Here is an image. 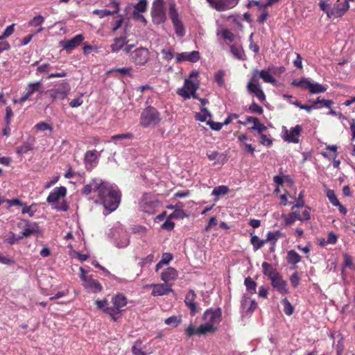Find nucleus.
<instances>
[{
	"mask_svg": "<svg viewBox=\"0 0 355 355\" xmlns=\"http://www.w3.org/2000/svg\"><path fill=\"white\" fill-rule=\"evenodd\" d=\"M295 207L302 208L304 206V192L301 191L297 198L295 199V204L293 205Z\"/></svg>",
	"mask_w": 355,
	"mask_h": 355,
	"instance_id": "62",
	"label": "nucleus"
},
{
	"mask_svg": "<svg viewBox=\"0 0 355 355\" xmlns=\"http://www.w3.org/2000/svg\"><path fill=\"white\" fill-rule=\"evenodd\" d=\"M300 277L297 272L293 273L290 277V282L293 288L297 287L300 284Z\"/></svg>",
	"mask_w": 355,
	"mask_h": 355,
	"instance_id": "59",
	"label": "nucleus"
},
{
	"mask_svg": "<svg viewBox=\"0 0 355 355\" xmlns=\"http://www.w3.org/2000/svg\"><path fill=\"white\" fill-rule=\"evenodd\" d=\"M271 280V284L274 288H275L282 295H286L288 293V288L287 287V282L283 279L280 274L277 275L275 277H272Z\"/></svg>",
	"mask_w": 355,
	"mask_h": 355,
	"instance_id": "19",
	"label": "nucleus"
},
{
	"mask_svg": "<svg viewBox=\"0 0 355 355\" xmlns=\"http://www.w3.org/2000/svg\"><path fill=\"white\" fill-rule=\"evenodd\" d=\"M150 53L148 49L139 47L133 50L130 55V60L135 66H144L150 60Z\"/></svg>",
	"mask_w": 355,
	"mask_h": 355,
	"instance_id": "11",
	"label": "nucleus"
},
{
	"mask_svg": "<svg viewBox=\"0 0 355 355\" xmlns=\"http://www.w3.org/2000/svg\"><path fill=\"white\" fill-rule=\"evenodd\" d=\"M198 76L197 71L191 72L189 78L184 80V86L177 90V94L184 99H189L191 97L197 98L196 91L199 87V81L193 80Z\"/></svg>",
	"mask_w": 355,
	"mask_h": 355,
	"instance_id": "3",
	"label": "nucleus"
},
{
	"mask_svg": "<svg viewBox=\"0 0 355 355\" xmlns=\"http://www.w3.org/2000/svg\"><path fill=\"white\" fill-rule=\"evenodd\" d=\"M259 77L263 79L265 83H275L276 80L273 78V76L270 74L268 71L261 70L259 71Z\"/></svg>",
	"mask_w": 355,
	"mask_h": 355,
	"instance_id": "39",
	"label": "nucleus"
},
{
	"mask_svg": "<svg viewBox=\"0 0 355 355\" xmlns=\"http://www.w3.org/2000/svg\"><path fill=\"white\" fill-rule=\"evenodd\" d=\"M247 122H252L253 126L250 128L251 130H257L258 134H261L267 130V127L261 123L259 119L254 116H247Z\"/></svg>",
	"mask_w": 355,
	"mask_h": 355,
	"instance_id": "28",
	"label": "nucleus"
},
{
	"mask_svg": "<svg viewBox=\"0 0 355 355\" xmlns=\"http://www.w3.org/2000/svg\"><path fill=\"white\" fill-rule=\"evenodd\" d=\"M35 92H43V85L41 81L28 83L21 98L18 100L15 99L13 102L14 103H23Z\"/></svg>",
	"mask_w": 355,
	"mask_h": 355,
	"instance_id": "12",
	"label": "nucleus"
},
{
	"mask_svg": "<svg viewBox=\"0 0 355 355\" xmlns=\"http://www.w3.org/2000/svg\"><path fill=\"white\" fill-rule=\"evenodd\" d=\"M230 189L227 186L221 185L218 187H216L212 191L211 195L219 197L220 196H224L228 193Z\"/></svg>",
	"mask_w": 355,
	"mask_h": 355,
	"instance_id": "40",
	"label": "nucleus"
},
{
	"mask_svg": "<svg viewBox=\"0 0 355 355\" xmlns=\"http://www.w3.org/2000/svg\"><path fill=\"white\" fill-rule=\"evenodd\" d=\"M259 78H260L259 71L258 69H255L253 71L250 80L248 82V84H252L253 85H255L257 87L259 86V84L258 83Z\"/></svg>",
	"mask_w": 355,
	"mask_h": 355,
	"instance_id": "57",
	"label": "nucleus"
},
{
	"mask_svg": "<svg viewBox=\"0 0 355 355\" xmlns=\"http://www.w3.org/2000/svg\"><path fill=\"white\" fill-rule=\"evenodd\" d=\"M282 217L284 219L285 225L286 226L292 225L296 220L291 212L287 216L283 215Z\"/></svg>",
	"mask_w": 355,
	"mask_h": 355,
	"instance_id": "63",
	"label": "nucleus"
},
{
	"mask_svg": "<svg viewBox=\"0 0 355 355\" xmlns=\"http://www.w3.org/2000/svg\"><path fill=\"white\" fill-rule=\"evenodd\" d=\"M182 322L181 316H175L173 315L168 318H166L164 321L165 324L168 325H171L173 327H176L180 322Z\"/></svg>",
	"mask_w": 355,
	"mask_h": 355,
	"instance_id": "46",
	"label": "nucleus"
},
{
	"mask_svg": "<svg viewBox=\"0 0 355 355\" xmlns=\"http://www.w3.org/2000/svg\"><path fill=\"white\" fill-rule=\"evenodd\" d=\"M282 129V138L285 141L294 144H297L299 142V137L302 131V128L300 125H296L295 127H293L289 130L285 126H283Z\"/></svg>",
	"mask_w": 355,
	"mask_h": 355,
	"instance_id": "13",
	"label": "nucleus"
},
{
	"mask_svg": "<svg viewBox=\"0 0 355 355\" xmlns=\"http://www.w3.org/2000/svg\"><path fill=\"white\" fill-rule=\"evenodd\" d=\"M250 243L252 245L254 251L261 248L266 243L265 240H261L257 236L253 235L252 233L250 234Z\"/></svg>",
	"mask_w": 355,
	"mask_h": 355,
	"instance_id": "36",
	"label": "nucleus"
},
{
	"mask_svg": "<svg viewBox=\"0 0 355 355\" xmlns=\"http://www.w3.org/2000/svg\"><path fill=\"white\" fill-rule=\"evenodd\" d=\"M222 37L224 40H229L230 42H233L235 38L234 35L229 29H225L223 31Z\"/></svg>",
	"mask_w": 355,
	"mask_h": 355,
	"instance_id": "61",
	"label": "nucleus"
},
{
	"mask_svg": "<svg viewBox=\"0 0 355 355\" xmlns=\"http://www.w3.org/2000/svg\"><path fill=\"white\" fill-rule=\"evenodd\" d=\"M178 277V271L172 267H168L161 273V279L165 283L175 280Z\"/></svg>",
	"mask_w": 355,
	"mask_h": 355,
	"instance_id": "27",
	"label": "nucleus"
},
{
	"mask_svg": "<svg viewBox=\"0 0 355 355\" xmlns=\"http://www.w3.org/2000/svg\"><path fill=\"white\" fill-rule=\"evenodd\" d=\"M169 17L171 19L172 23L174 21H180L178 11L175 8V3H171L169 5Z\"/></svg>",
	"mask_w": 355,
	"mask_h": 355,
	"instance_id": "44",
	"label": "nucleus"
},
{
	"mask_svg": "<svg viewBox=\"0 0 355 355\" xmlns=\"http://www.w3.org/2000/svg\"><path fill=\"white\" fill-rule=\"evenodd\" d=\"M127 43L126 37H116L114 40L113 43L110 45L112 51L117 52L121 50Z\"/></svg>",
	"mask_w": 355,
	"mask_h": 355,
	"instance_id": "33",
	"label": "nucleus"
},
{
	"mask_svg": "<svg viewBox=\"0 0 355 355\" xmlns=\"http://www.w3.org/2000/svg\"><path fill=\"white\" fill-rule=\"evenodd\" d=\"M98 157V153L96 150H87L84 157L85 164H92L96 162Z\"/></svg>",
	"mask_w": 355,
	"mask_h": 355,
	"instance_id": "34",
	"label": "nucleus"
},
{
	"mask_svg": "<svg viewBox=\"0 0 355 355\" xmlns=\"http://www.w3.org/2000/svg\"><path fill=\"white\" fill-rule=\"evenodd\" d=\"M334 103V101L332 100H325V99H320V97H318L315 101L314 104L315 105L317 104H320V107H331V105Z\"/></svg>",
	"mask_w": 355,
	"mask_h": 355,
	"instance_id": "55",
	"label": "nucleus"
},
{
	"mask_svg": "<svg viewBox=\"0 0 355 355\" xmlns=\"http://www.w3.org/2000/svg\"><path fill=\"white\" fill-rule=\"evenodd\" d=\"M230 51L236 59L241 60H245L246 59L244 50L241 46L233 44L230 46Z\"/></svg>",
	"mask_w": 355,
	"mask_h": 355,
	"instance_id": "32",
	"label": "nucleus"
},
{
	"mask_svg": "<svg viewBox=\"0 0 355 355\" xmlns=\"http://www.w3.org/2000/svg\"><path fill=\"white\" fill-rule=\"evenodd\" d=\"M176 35L178 37H183L185 35V28L181 20L172 23Z\"/></svg>",
	"mask_w": 355,
	"mask_h": 355,
	"instance_id": "43",
	"label": "nucleus"
},
{
	"mask_svg": "<svg viewBox=\"0 0 355 355\" xmlns=\"http://www.w3.org/2000/svg\"><path fill=\"white\" fill-rule=\"evenodd\" d=\"M164 0H155L151 8V17L155 24H161L166 21V14Z\"/></svg>",
	"mask_w": 355,
	"mask_h": 355,
	"instance_id": "10",
	"label": "nucleus"
},
{
	"mask_svg": "<svg viewBox=\"0 0 355 355\" xmlns=\"http://www.w3.org/2000/svg\"><path fill=\"white\" fill-rule=\"evenodd\" d=\"M301 261V256L295 250H291L287 253V262L290 264H297Z\"/></svg>",
	"mask_w": 355,
	"mask_h": 355,
	"instance_id": "35",
	"label": "nucleus"
},
{
	"mask_svg": "<svg viewBox=\"0 0 355 355\" xmlns=\"http://www.w3.org/2000/svg\"><path fill=\"white\" fill-rule=\"evenodd\" d=\"M142 342L141 340H137L135 342L132 347V352L134 355H146L142 350Z\"/></svg>",
	"mask_w": 355,
	"mask_h": 355,
	"instance_id": "41",
	"label": "nucleus"
},
{
	"mask_svg": "<svg viewBox=\"0 0 355 355\" xmlns=\"http://www.w3.org/2000/svg\"><path fill=\"white\" fill-rule=\"evenodd\" d=\"M176 62L180 63L184 61H189L191 62H196L200 59V53L198 51H193L191 52H183L181 53H177L175 55Z\"/></svg>",
	"mask_w": 355,
	"mask_h": 355,
	"instance_id": "17",
	"label": "nucleus"
},
{
	"mask_svg": "<svg viewBox=\"0 0 355 355\" xmlns=\"http://www.w3.org/2000/svg\"><path fill=\"white\" fill-rule=\"evenodd\" d=\"M84 39L85 37L83 34H78L71 40L62 41L60 44L64 49L70 51L78 46L83 42Z\"/></svg>",
	"mask_w": 355,
	"mask_h": 355,
	"instance_id": "21",
	"label": "nucleus"
},
{
	"mask_svg": "<svg viewBox=\"0 0 355 355\" xmlns=\"http://www.w3.org/2000/svg\"><path fill=\"white\" fill-rule=\"evenodd\" d=\"M133 135L130 132L115 135L111 137V140L116 141L118 139H132Z\"/></svg>",
	"mask_w": 355,
	"mask_h": 355,
	"instance_id": "52",
	"label": "nucleus"
},
{
	"mask_svg": "<svg viewBox=\"0 0 355 355\" xmlns=\"http://www.w3.org/2000/svg\"><path fill=\"white\" fill-rule=\"evenodd\" d=\"M35 128L39 131L50 130L53 131V128L51 125L46 122H40L35 125Z\"/></svg>",
	"mask_w": 355,
	"mask_h": 355,
	"instance_id": "51",
	"label": "nucleus"
},
{
	"mask_svg": "<svg viewBox=\"0 0 355 355\" xmlns=\"http://www.w3.org/2000/svg\"><path fill=\"white\" fill-rule=\"evenodd\" d=\"M110 5H112L114 8L113 10L96 9L93 11V14L98 16L100 18H103L105 17L118 13L119 11V3L116 0H111Z\"/></svg>",
	"mask_w": 355,
	"mask_h": 355,
	"instance_id": "24",
	"label": "nucleus"
},
{
	"mask_svg": "<svg viewBox=\"0 0 355 355\" xmlns=\"http://www.w3.org/2000/svg\"><path fill=\"white\" fill-rule=\"evenodd\" d=\"M249 110L252 113H257L259 114H261L263 112V109L262 108V107L259 105L254 101H253L252 104L250 105Z\"/></svg>",
	"mask_w": 355,
	"mask_h": 355,
	"instance_id": "56",
	"label": "nucleus"
},
{
	"mask_svg": "<svg viewBox=\"0 0 355 355\" xmlns=\"http://www.w3.org/2000/svg\"><path fill=\"white\" fill-rule=\"evenodd\" d=\"M247 88L248 92L254 94L261 102L266 101V95L260 85L257 87L252 84H248Z\"/></svg>",
	"mask_w": 355,
	"mask_h": 355,
	"instance_id": "30",
	"label": "nucleus"
},
{
	"mask_svg": "<svg viewBox=\"0 0 355 355\" xmlns=\"http://www.w3.org/2000/svg\"><path fill=\"white\" fill-rule=\"evenodd\" d=\"M80 278L83 282V286L85 290L89 293H97L103 290L101 283L92 278V276L87 275V271L83 268H80Z\"/></svg>",
	"mask_w": 355,
	"mask_h": 355,
	"instance_id": "8",
	"label": "nucleus"
},
{
	"mask_svg": "<svg viewBox=\"0 0 355 355\" xmlns=\"http://www.w3.org/2000/svg\"><path fill=\"white\" fill-rule=\"evenodd\" d=\"M162 121L160 112L154 107L149 105L144 109L140 115L139 125L143 128H154Z\"/></svg>",
	"mask_w": 355,
	"mask_h": 355,
	"instance_id": "4",
	"label": "nucleus"
},
{
	"mask_svg": "<svg viewBox=\"0 0 355 355\" xmlns=\"http://www.w3.org/2000/svg\"><path fill=\"white\" fill-rule=\"evenodd\" d=\"M69 91L70 86L69 83L67 82H63L59 85L58 88L48 90V93L53 100H63L67 96Z\"/></svg>",
	"mask_w": 355,
	"mask_h": 355,
	"instance_id": "15",
	"label": "nucleus"
},
{
	"mask_svg": "<svg viewBox=\"0 0 355 355\" xmlns=\"http://www.w3.org/2000/svg\"><path fill=\"white\" fill-rule=\"evenodd\" d=\"M94 303L97 308L100 310H102L104 313H105V309L107 308H110V306H108V300L106 298L101 300H96Z\"/></svg>",
	"mask_w": 355,
	"mask_h": 355,
	"instance_id": "49",
	"label": "nucleus"
},
{
	"mask_svg": "<svg viewBox=\"0 0 355 355\" xmlns=\"http://www.w3.org/2000/svg\"><path fill=\"white\" fill-rule=\"evenodd\" d=\"M327 196L329 200V202L336 207H338V209L340 213L345 215L347 214V209L339 202L337 198L336 195L335 194L334 191L328 189L327 191Z\"/></svg>",
	"mask_w": 355,
	"mask_h": 355,
	"instance_id": "26",
	"label": "nucleus"
},
{
	"mask_svg": "<svg viewBox=\"0 0 355 355\" xmlns=\"http://www.w3.org/2000/svg\"><path fill=\"white\" fill-rule=\"evenodd\" d=\"M224 76L225 73L221 70L218 71L214 76L215 80L219 86H223L224 85Z\"/></svg>",
	"mask_w": 355,
	"mask_h": 355,
	"instance_id": "60",
	"label": "nucleus"
},
{
	"mask_svg": "<svg viewBox=\"0 0 355 355\" xmlns=\"http://www.w3.org/2000/svg\"><path fill=\"white\" fill-rule=\"evenodd\" d=\"M217 11H225L234 8L239 0H206Z\"/></svg>",
	"mask_w": 355,
	"mask_h": 355,
	"instance_id": "14",
	"label": "nucleus"
},
{
	"mask_svg": "<svg viewBox=\"0 0 355 355\" xmlns=\"http://www.w3.org/2000/svg\"><path fill=\"white\" fill-rule=\"evenodd\" d=\"M261 266L263 273L264 275L268 276L270 279L279 274L275 268H273L272 266L268 262H263Z\"/></svg>",
	"mask_w": 355,
	"mask_h": 355,
	"instance_id": "31",
	"label": "nucleus"
},
{
	"mask_svg": "<svg viewBox=\"0 0 355 355\" xmlns=\"http://www.w3.org/2000/svg\"><path fill=\"white\" fill-rule=\"evenodd\" d=\"M282 304L284 306V312L286 315H291L293 313L294 308L287 298H284L282 300Z\"/></svg>",
	"mask_w": 355,
	"mask_h": 355,
	"instance_id": "42",
	"label": "nucleus"
},
{
	"mask_svg": "<svg viewBox=\"0 0 355 355\" xmlns=\"http://www.w3.org/2000/svg\"><path fill=\"white\" fill-rule=\"evenodd\" d=\"M196 298V294L195 293L193 290L191 289L187 293L184 299V303L190 309L191 315L192 316L195 315L199 309L198 304L195 302Z\"/></svg>",
	"mask_w": 355,
	"mask_h": 355,
	"instance_id": "18",
	"label": "nucleus"
},
{
	"mask_svg": "<svg viewBox=\"0 0 355 355\" xmlns=\"http://www.w3.org/2000/svg\"><path fill=\"white\" fill-rule=\"evenodd\" d=\"M245 286H246L247 291L250 294H254L257 292V283L250 277H248L244 281Z\"/></svg>",
	"mask_w": 355,
	"mask_h": 355,
	"instance_id": "37",
	"label": "nucleus"
},
{
	"mask_svg": "<svg viewBox=\"0 0 355 355\" xmlns=\"http://www.w3.org/2000/svg\"><path fill=\"white\" fill-rule=\"evenodd\" d=\"M44 21V17L42 16L41 15H38L37 16H35L29 22L28 26H39L42 25Z\"/></svg>",
	"mask_w": 355,
	"mask_h": 355,
	"instance_id": "48",
	"label": "nucleus"
},
{
	"mask_svg": "<svg viewBox=\"0 0 355 355\" xmlns=\"http://www.w3.org/2000/svg\"><path fill=\"white\" fill-rule=\"evenodd\" d=\"M209 328L208 327H203L202 324H200L198 327H195L193 325L190 324L185 329V334L187 337L191 338L194 335H205L208 334V331Z\"/></svg>",
	"mask_w": 355,
	"mask_h": 355,
	"instance_id": "23",
	"label": "nucleus"
},
{
	"mask_svg": "<svg viewBox=\"0 0 355 355\" xmlns=\"http://www.w3.org/2000/svg\"><path fill=\"white\" fill-rule=\"evenodd\" d=\"M147 8V1L146 0H139V2L135 6L133 15L136 17L138 12H144L146 10Z\"/></svg>",
	"mask_w": 355,
	"mask_h": 355,
	"instance_id": "38",
	"label": "nucleus"
},
{
	"mask_svg": "<svg viewBox=\"0 0 355 355\" xmlns=\"http://www.w3.org/2000/svg\"><path fill=\"white\" fill-rule=\"evenodd\" d=\"M153 259L154 255L153 254H150L147 257L141 259L140 261L139 262V265L141 267H144L146 266L150 265L153 261Z\"/></svg>",
	"mask_w": 355,
	"mask_h": 355,
	"instance_id": "53",
	"label": "nucleus"
},
{
	"mask_svg": "<svg viewBox=\"0 0 355 355\" xmlns=\"http://www.w3.org/2000/svg\"><path fill=\"white\" fill-rule=\"evenodd\" d=\"M279 232H269L267 234L266 239H265L266 243L270 242L272 245H275L276 242L279 237Z\"/></svg>",
	"mask_w": 355,
	"mask_h": 355,
	"instance_id": "45",
	"label": "nucleus"
},
{
	"mask_svg": "<svg viewBox=\"0 0 355 355\" xmlns=\"http://www.w3.org/2000/svg\"><path fill=\"white\" fill-rule=\"evenodd\" d=\"M173 254L169 252H164L162 254L161 261L164 265L168 264L173 259Z\"/></svg>",
	"mask_w": 355,
	"mask_h": 355,
	"instance_id": "64",
	"label": "nucleus"
},
{
	"mask_svg": "<svg viewBox=\"0 0 355 355\" xmlns=\"http://www.w3.org/2000/svg\"><path fill=\"white\" fill-rule=\"evenodd\" d=\"M203 320L205 322L202 324L203 327H208L209 330L208 333H214L218 329V325L220 324L222 320V310L220 308L216 309H209L205 311L203 316Z\"/></svg>",
	"mask_w": 355,
	"mask_h": 355,
	"instance_id": "6",
	"label": "nucleus"
},
{
	"mask_svg": "<svg viewBox=\"0 0 355 355\" xmlns=\"http://www.w3.org/2000/svg\"><path fill=\"white\" fill-rule=\"evenodd\" d=\"M161 53L162 54V58L166 61H169L175 57L173 55V50L171 49H164L162 50Z\"/></svg>",
	"mask_w": 355,
	"mask_h": 355,
	"instance_id": "50",
	"label": "nucleus"
},
{
	"mask_svg": "<svg viewBox=\"0 0 355 355\" xmlns=\"http://www.w3.org/2000/svg\"><path fill=\"white\" fill-rule=\"evenodd\" d=\"M147 287L153 288L151 295L155 297L162 296L167 295L169 293L173 292V290L171 288V287L166 284H153L148 285Z\"/></svg>",
	"mask_w": 355,
	"mask_h": 355,
	"instance_id": "20",
	"label": "nucleus"
},
{
	"mask_svg": "<svg viewBox=\"0 0 355 355\" xmlns=\"http://www.w3.org/2000/svg\"><path fill=\"white\" fill-rule=\"evenodd\" d=\"M66 194L67 189L64 187H56L50 193L46 198V201L49 204H53L58 202L61 198L64 197Z\"/></svg>",
	"mask_w": 355,
	"mask_h": 355,
	"instance_id": "22",
	"label": "nucleus"
},
{
	"mask_svg": "<svg viewBox=\"0 0 355 355\" xmlns=\"http://www.w3.org/2000/svg\"><path fill=\"white\" fill-rule=\"evenodd\" d=\"M106 182L101 179L94 178L89 183L85 185L81 189V193L85 196L90 194L92 191H98V194L100 191L103 188Z\"/></svg>",
	"mask_w": 355,
	"mask_h": 355,
	"instance_id": "16",
	"label": "nucleus"
},
{
	"mask_svg": "<svg viewBox=\"0 0 355 355\" xmlns=\"http://www.w3.org/2000/svg\"><path fill=\"white\" fill-rule=\"evenodd\" d=\"M207 156L210 161L217 160L218 164H224L227 161V155L223 153H219L218 151L209 150L207 152Z\"/></svg>",
	"mask_w": 355,
	"mask_h": 355,
	"instance_id": "29",
	"label": "nucleus"
},
{
	"mask_svg": "<svg viewBox=\"0 0 355 355\" xmlns=\"http://www.w3.org/2000/svg\"><path fill=\"white\" fill-rule=\"evenodd\" d=\"M160 205L157 197L150 193H144L139 202L141 210L148 214H154Z\"/></svg>",
	"mask_w": 355,
	"mask_h": 355,
	"instance_id": "7",
	"label": "nucleus"
},
{
	"mask_svg": "<svg viewBox=\"0 0 355 355\" xmlns=\"http://www.w3.org/2000/svg\"><path fill=\"white\" fill-rule=\"evenodd\" d=\"M33 149L31 144L28 143H24L21 146H17L16 148V153L18 155H24L27 153L28 151Z\"/></svg>",
	"mask_w": 355,
	"mask_h": 355,
	"instance_id": "47",
	"label": "nucleus"
},
{
	"mask_svg": "<svg viewBox=\"0 0 355 355\" xmlns=\"http://www.w3.org/2000/svg\"><path fill=\"white\" fill-rule=\"evenodd\" d=\"M260 135V143L266 146H270L272 144V139L270 137H268L266 135L263 134V132L261 134H259Z\"/></svg>",
	"mask_w": 355,
	"mask_h": 355,
	"instance_id": "58",
	"label": "nucleus"
},
{
	"mask_svg": "<svg viewBox=\"0 0 355 355\" xmlns=\"http://www.w3.org/2000/svg\"><path fill=\"white\" fill-rule=\"evenodd\" d=\"M292 85L309 90L311 94H320L327 91V86L318 83H312L309 79L303 78L300 80H293Z\"/></svg>",
	"mask_w": 355,
	"mask_h": 355,
	"instance_id": "9",
	"label": "nucleus"
},
{
	"mask_svg": "<svg viewBox=\"0 0 355 355\" xmlns=\"http://www.w3.org/2000/svg\"><path fill=\"white\" fill-rule=\"evenodd\" d=\"M241 308L246 313H252L257 308V302L247 295H243L241 299Z\"/></svg>",
	"mask_w": 355,
	"mask_h": 355,
	"instance_id": "25",
	"label": "nucleus"
},
{
	"mask_svg": "<svg viewBox=\"0 0 355 355\" xmlns=\"http://www.w3.org/2000/svg\"><path fill=\"white\" fill-rule=\"evenodd\" d=\"M111 302L112 305L105 309V313L116 322L121 318V312L128 303L127 298L123 294L118 293L112 297Z\"/></svg>",
	"mask_w": 355,
	"mask_h": 355,
	"instance_id": "5",
	"label": "nucleus"
},
{
	"mask_svg": "<svg viewBox=\"0 0 355 355\" xmlns=\"http://www.w3.org/2000/svg\"><path fill=\"white\" fill-rule=\"evenodd\" d=\"M20 239H21L20 238V236L17 237L16 235L13 232H10L8 234V235H7L6 238L5 239V241L10 245H13Z\"/></svg>",
	"mask_w": 355,
	"mask_h": 355,
	"instance_id": "54",
	"label": "nucleus"
},
{
	"mask_svg": "<svg viewBox=\"0 0 355 355\" xmlns=\"http://www.w3.org/2000/svg\"><path fill=\"white\" fill-rule=\"evenodd\" d=\"M320 9L327 14L328 18L342 17L349 10V5L341 0H319Z\"/></svg>",
	"mask_w": 355,
	"mask_h": 355,
	"instance_id": "1",
	"label": "nucleus"
},
{
	"mask_svg": "<svg viewBox=\"0 0 355 355\" xmlns=\"http://www.w3.org/2000/svg\"><path fill=\"white\" fill-rule=\"evenodd\" d=\"M98 198L105 209L110 211L116 210L121 201V193L119 191L114 189L107 183L100 191Z\"/></svg>",
	"mask_w": 355,
	"mask_h": 355,
	"instance_id": "2",
	"label": "nucleus"
}]
</instances>
